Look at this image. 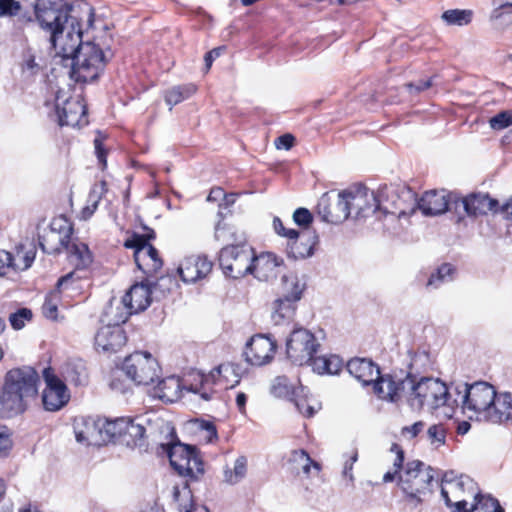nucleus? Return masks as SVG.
<instances>
[{"mask_svg":"<svg viewBox=\"0 0 512 512\" xmlns=\"http://www.w3.org/2000/svg\"><path fill=\"white\" fill-rule=\"evenodd\" d=\"M375 393L379 398L390 402L404 399L413 410H420L425 405L429 409H437L447 405L449 400L445 383L432 377H421L417 380L411 374L403 379L386 374L375 384Z\"/></svg>","mask_w":512,"mask_h":512,"instance_id":"f257e3e1","label":"nucleus"},{"mask_svg":"<svg viewBox=\"0 0 512 512\" xmlns=\"http://www.w3.org/2000/svg\"><path fill=\"white\" fill-rule=\"evenodd\" d=\"M57 54L63 59L72 61V77L77 82H93L104 70L106 63L112 58V52L104 51L94 42H83L79 22L71 20V28L66 40L60 44Z\"/></svg>","mask_w":512,"mask_h":512,"instance_id":"f03ea898","label":"nucleus"},{"mask_svg":"<svg viewBox=\"0 0 512 512\" xmlns=\"http://www.w3.org/2000/svg\"><path fill=\"white\" fill-rule=\"evenodd\" d=\"M39 376L29 366L14 368L5 375V381L0 393V404L10 416L23 413L26 410L25 399L37 394Z\"/></svg>","mask_w":512,"mask_h":512,"instance_id":"7ed1b4c3","label":"nucleus"},{"mask_svg":"<svg viewBox=\"0 0 512 512\" xmlns=\"http://www.w3.org/2000/svg\"><path fill=\"white\" fill-rule=\"evenodd\" d=\"M71 6L64 0H36L35 19L40 28L50 35L49 40L55 50L66 40L71 28L69 12Z\"/></svg>","mask_w":512,"mask_h":512,"instance_id":"20e7f679","label":"nucleus"},{"mask_svg":"<svg viewBox=\"0 0 512 512\" xmlns=\"http://www.w3.org/2000/svg\"><path fill=\"white\" fill-rule=\"evenodd\" d=\"M433 481L434 470L419 460H413L408 462L399 474L398 486L405 500L413 507H417L432 494Z\"/></svg>","mask_w":512,"mask_h":512,"instance_id":"39448f33","label":"nucleus"},{"mask_svg":"<svg viewBox=\"0 0 512 512\" xmlns=\"http://www.w3.org/2000/svg\"><path fill=\"white\" fill-rule=\"evenodd\" d=\"M55 225V223H53ZM71 226H67L64 234L52 226L51 230L40 237V247L47 254L60 253L65 249L69 256V261L75 266L76 270H85L92 263V255L85 243H71Z\"/></svg>","mask_w":512,"mask_h":512,"instance_id":"423d86ee","label":"nucleus"},{"mask_svg":"<svg viewBox=\"0 0 512 512\" xmlns=\"http://www.w3.org/2000/svg\"><path fill=\"white\" fill-rule=\"evenodd\" d=\"M456 391L460 397L459 400H455L456 403L460 402L462 408L473 412L477 419L486 420L488 410H490L496 397V391L491 384L484 381L473 384L464 383L458 385Z\"/></svg>","mask_w":512,"mask_h":512,"instance_id":"0eeeda50","label":"nucleus"},{"mask_svg":"<svg viewBox=\"0 0 512 512\" xmlns=\"http://www.w3.org/2000/svg\"><path fill=\"white\" fill-rule=\"evenodd\" d=\"M320 347V342L310 330L294 328L286 341V354L295 365L311 366Z\"/></svg>","mask_w":512,"mask_h":512,"instance_id":"6e6552de","label":"nucleus"},{"mask_svg":"<svg viewBox=\"0 0 512 512\" xmlns=\"http://www.w3.org/2000/svg\"><path fill=\"white\" fill-rule=\"evenodd\" d=\"M161 446L166 450L171 466L180 475L198 479L204 474V463L195 447L180 442Z\"/></svg>","mask_w":512,"mask_h":512,"instance_id":"1a4fd4ad","label":"nucleus"},{"mask_svg":"<svg viewBox=\"0 0 512 512\" xmlns=\"http://www.w3.org/2000/svg\"><path fill=\"white\" fill-rule=\"evenodd\" d=\"M155 238L150 230L144 235L133 234L124 242L126 248L134 249V260L140 271L148 277L154 276L163 265L157 249L149 241Z\"/></svg>","mask_w":512,"mask_h":512,"instance_id":"9d476101","label":"nucleus"},{"mask_svg":"<svg viewBox=\"0 0 512 512\" xmlns=\"http://www.w3.org/2000/svg\"><path fill=\"white\" fill-rule=\"evenodd\" d=\"M254 251L249 245H226L219 254L223 273L233 279L253 273Z\"/></svg>","mask_w":512,"mask_h":512,"instance_id":"9b49d317","label":"nucleus"},{"mask_svg":"<svg viewBox=\"0 0 512 512\" xmlns=\"http://www.w3.org/2000/svg\"><path fill=\"white\" fill-rule=\"evenodd\" d=\"M122 369L137 385L147 386L160 379V366L148 352H135L127 356Z\"/></svg>","mask_w":512,"mask_h":512,"instance_id":"f8f14e48","label":"nucleus"},{"mask_svg":"<svg viewBox=\"0 0 512 512\" xmlns=\"http://www.w3.org/2000/svg\"><path fill=\"white\" fill-rule=\"evenodd\" d=\"M282 282L283 295L274 301L271 314L272 320L277 325L293 317L296 303L301 299L305 289V283L295 275L283 276Z\"/></svg>","mask_w":512,"mask_h":512,"instance_id":"ddd939ff","label":"nucleus"},{"mask_svg":"<svg viewBox=\"0 0 512 512\" xmlns=\"http://www.w3.org/2000/svg\"><path fill=\"white\" fill-rule=\"evenodd\" d=\"M114 313L113 306L105 312L107 325L101 327L95 335L96 346L104 352L114 353L123 347L127 341L125 331L121 327L126 321H117L118 314Z\"/></svg>","mask_w":512,"mask_h":512,"instance_id":"4468645a","label":"nucleus"},{"mask_svg":"<svg viewBox=\"0 0 512 512\" xmlns=\"http://www.w3.org/2000/svg\"><path fill=\"white\" fill-rule=\"evenodd\" d=\"M56 113L60 126H82L87 124L86 105L80 95L66 98L63 91L56 94Z\"/></svg>","mask_w":512,"mask_h":512,"instance_id":"2eb2a0df","label":"nucleus"},{"mask_svg":"<svg viewBox=\"0 0 512 512\" xmlns=\"http://www.w3.org/2000/svg\"><path fill=\"white\" fill-rule=\"evenodd\" d=\"M151 283H135L122 297L121 312H117V321H127L130 315L144 311L151 304Z\"/></svg>","mask_w":512,"mask_h":512,"instance_id":"dca6fc26","label":"nucleus"},{"mask_svg":"<svg viewBox=\"0 0 512 512\" xmlns=\"http://www.w3.org/2000/svg\"><path fill=\"white\" fill-rule=\"evenodd\" d=\"M46 387L42 394V402L47 411H58L64 407L69 399L65 383L48 368L43 372Z\"/></svg>","mask_w":512,"mask_h":512,"instance_id":"f3484780","label":"nucleus"},{"mask_svg":"<svg viewBox=\"0 0 512 512\" xmlns=\"http://www.w3.org/2000/svg\"><path fill=\"white\" fill-rule=\"evenodd\" d=\"M277 344L267 335H255L246 345L244 351L246 361L254 366L269 363L276 352Z\"/></svg>","mask_w":512,"mask_h":512,"instance_id":"a211bd4d","label":"nucleus"},{"mask_svg":"<svg viewBox=\"0 0 512 512\" xmlns=\"http://www.w3.org/2000/svg\"><path fill=\"white\" fill-rule=\"evenodd\" d=\"M347 191H341L334 203L330 202L327 194H324L318 203V213L322 220L332 224H339L345 221L350 215Z\"/></svg>","mask_w":512,"mask_h":512,"instance_id":"6ab92c4d","label":"nucleus"},{"mask_svg":"<svg viewBox=\"0 0 512 512\" xmlns=\"http://www.w3.org/2000/svg\"><path fill=\"white\" fill-rule=\"evenodd\" d=\"M417 207L426 216H435L442 214L448 210L449 200L448 195L444 192L429 191L426 192L417 202ZM415 205L407 212L404 209H399L398 212H391L397 214L398 218L409 216L415 212Z\"/></svg>","mask_w":512,"mask_h":512,"instance_id":"aec40b11","label":"nucleus"},{"mask_svg":"<svg viewBox=\"0 0 512 512\" xmlns=\"http://www.w3.org/2000/svg\"><path fill=\"white\" fill-rule=\"evenodd\" d=\"M35 259L34 249L25 251L22 246L17 247L16 253L0 250V277L11 271H24L31 267Z\"/></svg>","mask_w":512,"mask_h":512,"instance_id":"412c9836","label":"nucleus"},{"mask_svg":"<svg viewBox=\"0 0 512 512\" xmlns=\"http://www.w3.org/2000/svg\"><path fill=\"white\" fill-rule=\"evenodd\" d=\"M347 370L355 379L361 382L364 386L373 384L375 390V384L380 381L385 375H380L379 367L366 358H354L348 361Z\"/></svg>","mask_w":512,"mask_h":512,"instance_id":"4be33fe9","label":"nucleus"},{"mask_svg":"<svg viewBox=\"0 0 512 512\" xmlns=\"http://www.w3.org/2000/svg\"><path fill=\"white\" fill-rule=\"evenodd\" d=\"M212 266V262L206 257L192 255L184 259L178 271L184 282L194 283L206 277L211 272Z\"/></svg>","mask_w":512,"mask_h":512,"instance_id":"5701e85b","label":"nucleus"},{"mask_svg":"<svg viewBox=\"0 0 512 512\" xmlns=\"http://www.w3.org/2000/svg\"><path fill=\"white\" fill-rule=\"evenodd\" d=\"M289 240L288 256L295 260L306 259L314 254V248L318 243V235L314 231L298 232L297 238Z\"/></svg>","mask_w":512,"mask_h":512,"instance_id":"b1692460","label":"nucleus"},{"mask_svg":"<svg viewBox=\"0 0 512 512\" xmlns=\"http://www.w3.org/2000/svg\"><path fill=\"white\" fill-rule=\"evenodd\" d=\"M464 210L469 216L485 215L498 211V201L488 194L474 193L461 200Z\"/></svg>","mask_w":512,"mask_h":512,"instance_id":"393cba45","label":"nucleus"},{"mask_svg":"<svg viewBox=\"0 0 512 512\" xmlns=\"http://www.w3.org/2000/svg\"><path fill=\"white\" fill-rule=\"evenodd\" d=\"M486 421L492 423L511 422L512 424V394L509 392L496 393L495 400L488 410Z\"/></svg>","mask_w":512,"mask_h":512,"instance_id":"a878e982","label":"nucleus"},{"mask_svg":"<svg viewBox=\"0 0 512 512\" xmlns=\"http://www.w3.org/2000/svg\"><path fill=\"white\" fill-rule=\"evenodd\" d=\"M346 191L349 193L347 200L350 207V212L355 210L357 216L364 215V213L372 209L373 206L377 207V199L374 195V192L370 191L368 188L361 187L355 190Z\"/></svg>","mask_w":512,"mask_h":512,"instance_id":"bb28decb","label":"nucleus"},{"mask_svg":"<svg viewBox=\"0 0 512 512\" xmlns=\"http://www.w3.org/2000/svg\"><path fill=\"white\" fill-rule=\"evenodd\" d=\"M476 483L467 475H460L458 481L456 483H452L447 487H441V495L445 501V504L448 507H452V500L449 497V494H452L454 498H464L467 494L469 496H474L478 493L476 492Z\"/></svg>","mask_w":512,"mask_h":512,"instance_id":"cd10ccee","label":"nucleus"},{"mask_svg":"<svg viewBox=\"0 0 512 512\" xmlns=\"http://www.w3.org/2000/svg\"><path fill=\"white\" fill-rule=\"evenodd\" d=\"M107 431L112 436H128L136 445L138 440H141L145 433V428L138 423H135L130 418H119L113 423H108Z\"/></svg>","mask_w":512,"mask_h":512,"instance_id":"c85d7f7f","label":"nucleus"},{"mask_svg":"<svg viewBox=\"0 0 512 512\" xmlns=\"http://www.w3.org/2000/svg\"><path fill=\"white\" fill-rule=\"evenodd\" d=\"M241 367L234 363H223L216 367L209 374L212 383H223L225 388H233L239 383L241 377Z\"/></svg>","mask_w":512,"mask_h":512,"instance_id":"c756f323","label":"nucleus"},{"mask_svg":"<svg viewBox=\"0 0 512 512\" xmlns=\"http://www.w3.org/2000/svg\"><path fill=\"white\" fill-rule=\"evenodd\" d=\"M74 276L75 271H72L62 276L57 282L56 289L46 297L45 302L43 303L42 306V312L46 318L52 320H55L57 318V303L60 297V293L62 292V290H65L69 287Z\"/></svg>","mask_w":512,"mask_h":512,"instance_id":"7c9ffc66","label":"nucleus"},{"mask_svg":"<svg viewBox=\"0 0 512 512\" xmlns=\"http://www.w3.org/2000/svg\"><path fill=\"white\" fill-rule=\"evenodd\" d=\"M157 385L153 388V396L163 401L174 402L180 397L181 382L174 376L157 380Z\"/></svg>","mask_w":512,"mask_h":512,"instance_id":"2f4dec72","label":"nucleus"},{"mask_svg":"<svg viewBox=\"0 0 512 512\" xmlns=\"http://www.w3.org/2000/svg\"><path fill=\"white\" fill-rule=\"evenodd\" d=\"M278 265L277 258L272 253L262 254L258 257L254 255L252 274L259 280L267 281L275 276V269Z\"/></svg>","mask_w":512,"mask_h":512,"instance_id":"473e14b6","label":"nucleus"},{"mask_svg":"<svg viewBox=\"0 0 512 512\" xmlns=\"http://www.w3.org/2000/svg\"><path fill=\"white\" fill-rule=\"evenodd\" d=\"M74 433L78 443L92 444L97 434L95 421L91 418L76 420L74 423Z\"/></svg>","mask_w":512,"mask_h":512,"instance_id":"72a5a7b5","label":"nucleus"},{"mask_svg":"<svg viewBox=\"0 0 512 512\" xmlns=\"http://www.w3.org/2000/svg\"><path fill=\"white\" fill-rule=\"evenodd\" d=\"M270 391L275 397L291 400L294 396H298L299 392L303 393L304 387H294L286 376H278L273 380Z\"/></svg>","mask_w":512,"mask_h":512,"instance_id":"f704fd0d","label":"nucleus"},{"mask_svg":"<svg viewBox=\"0 0 512 512\" xmlns=\"http://www.w3.org/2000/svg\"><path fill=\"white\" fill-rule=\"evenodd\" d=\"M311 366L318 374H337L342 369L343 362L337 355L317 356Z\"/></svg>","mask_w":512,"mask_h":512,"instance_id":"c9c22d12","label":"nucleus"},{"mask_svg":"<svg viewBox=\"0 0 512 512\" xmlns=\"http://www.w3.org/2000/svg\"><path fill=\"white\" fill-rule=\"evenodd\" d=\"M107 191V183L104 180L100 181L92 187L88 197V205L82 210L83 219L87 220L94 214L98 208L100 200L107 193Z\"/></svg>","mask_w":512,"mask_h":512,"instance_id":"e433bc0d","label":"nucleus"},{"mask_svg":"<svg viewBox=\"0 0 512 512\" xmlns=\"http://www.w3.org/2000/svg\"><path fill=\"white\" fill-rule=\"evenodd\" d=\"M196 91L193 84H184L173 86L165 92V102L170 106V109L189 98Z\"/></svg>","mask_w":512,"mask_h":512,"instance_id":"4c0bfd02","label":"nucleus"},{"mask_svg":"<svg viewBox=\"0 0 512 512\" xmlns=\"http://www.w3.org/2000/svg\"><path fill=\"white\" fill-rule=\"evenodd\" d=\"M473 11L469 9H449L442 13L441 19L448 26H466L471 23Z\"/></svg>","mask_w":512,"mask_h":512,"instance_id":"58836bf2","label":"nucleus"},{"mask_svg":"<svg viewBox=\"0 0 512 512\" xmlns=\"http://www.w3.org/2000/svg\"><path fill=\"white\" fill-rule=\"evenodd\" d=\"M474 501L471 506V512H504L498 500L491 496L477 493L474 496Z\"/></svg>","mask_w":512,"mask_h":512,"instance_id":"ea45409f","label":"nucleus"},{"mask_svg":"<svg viewBox=\"0 0 512 512\" xmlns=\"http://www.w3.org/2000/svg\"><path fill=\"white\" fill-rule=\"evenodd\" d=\"M247 472V459L244 456H239L235 462L233 469H225L224 480L228 484H237L245 476Z\"/></svg>","mask_w":512,"mask_h":512,"instance_id":"a19ab883","label":"nucleus"},{"mask_svg":"<svg viewBox=\"0 0 512 512\" xmlns=\"http://www.w3.org/2000/svg\"><path fill=\"white\" fill-rule=\"evenodd\" d=\"M295 407L305 417H312L316 411L320 409V404L316 400H311L307 397L305 390L303 393L299 392L298 396L291 398Z\"/></svg>","mask_w":512,"mask_h":512,"instance_id":"79ce46f5","label":"nucleus"},{"mask_svg":"<svg viewBox=\"0 0 512 512\" xmlns=\"http://www.w3.org/2000/svg\"><path fill=\"white\" fill-rule=\"evenodd\" d=\"M454 272L452 265L448 263L442 264L435 273H432L429 277L426 287L427 288H438L442 283L451 280V276Z\"/></svg>","mask_w":512,"mask_h":512,"instance_id":"37998d69","label":"nucleus"},{"mask_svg":"<svg viewBox=\"0 0 512 512\" xmlns=\"http://www.w3.org/2000/svg\"><path fill=\"white\" fill-rule=\"evenodd\" d=\"M390 451L396 454V458L393 463L394 471H388L384 474L383 482L385 483L394 481L396 476L399 477V474L402 473L400 469L402 468L404 462V451L400 445L393 443L391 445Z\"/></svg>","mask_w":512,"mask_h":512,"instance_id":"c03bdc74","label":"nucleus"},{"mask_svg":"<svg viewBox=\"0 0 512 512\" xmlns=\"http://www.w3.org/2000/svg\"><path fill=\"white\" fill-rule=\"evenodd\" d=\"M65 374L66 379L75 385H84L87 381L86 369L82 364L68 365Z\"/></svg>","mask_w":512,"mask_h":512,"instance_id":"a18cd8bd","label":"nucleus"},{"mask_svg":"<svg viewBox=\"0 0 512 512\" xmlns=\"http://www.w3.org/2000/svg\"><path fill=\"white\" fill-rule=\"evenodd\" d=\"M490 127L494 130H503L512 125V110L501 111L489 120Z\"/></svg>","mask_w":512,"mask_h":512,"instance_id":"49530a36","label":"nucleus"},{"mask_svg":"<svg viewBox=\"0 0 512 512\" xmlns=\"http://www.w3.org/2000/svg\"><path fill=\"white\" fill-rule=\"evenodd\" d=\"M212 382L211 376H202L201 383L198 385H191L189 388H187L189 391L193 392L196 395H199V397L204 401H209L212 399L213 392L211 390H207L206 386Z\"/></svg>","mask_w":512,"mask_h":512,"instance_id":"de8ad7c7","label":"nucleus"},{"mask_svg":"<svg viewBox=\"0 0 512 512\" xmlns=\"http://www.w3.org/2000/svg\"><path fill=\"white\" fill-rule=\"evenodd\" d=\"M290 461L301 464L302 469L306 474L309 473L310 466L312 464L318 468V464L313 462L305 450H294L291 454Z\"/></svg>","mask_w":512,"mask_h":512,"instance_id":"09e8293b","label":"nucleus"},{"mask_svg":"<svg viewBox=\"0 0 512 512\" xmlns=\"http://www.w3.org/2000/svg\"><path fill=\"white\" fill-rule=\"evenodd\" d=\"M234 236H236V228L234 226L222 224L221 221L217 223L215 227L216 240L226 243V245H228L230 243L231 237Z\"/></svg>","mask_w":512,"mask_h":512,"instance_id":"8fccbe9b","label":"nucleus"},{"mask_svg":"<svg viewBox=\"0 0 512 512\" xmlns=\"http://www.w3.org/2000/svg\"><path fill=\"white\" fill-rule=\"evenodd\" d=\"M41 70L40 65L36 62L35 56L30 52L25 54L22 63V73L25 77H32L38 74Z\"/></svg>","mask_w":512,"mask_h":512,"instance_id":"3c124183","label":"nucleus"},{"mask_svg":"<svg viewBox=\"0 0 512 512\" xmlns=\"http://www.w3.org/2000/svg\"><path fill=\"white\" fill-rule=\"evenodd\" d=\"M21 4L16 0H0V17H13L19 14Z\"/></svg>","mask_w":512,"mask_h":512,"instance_id":"603ef678","label":"nucleus"},{"mask_svg":"<svg viewBox=\"0 0 512 512\" xmlns=\"http://www.w3.org/2000/svg\"><path fill=\"white\" fill-rule=\"evenodd\" d=\"M32 313L27 308H22L9 317V321L14 329H21L25 325V320H29Z\"/></svg>","mask_w":512,"mask_h":512,"instance_id":"864d4df0","label":"nucleus"},{"mask_svg":"<svg viewBox=\"0 0 512 512\" xmlns=\"http://www.w3.org/2000/svg\"><path fill=\"white\" fill-rule=\"evenodd\" d=\"M427 436L432 444H444L446 437L445 428L440 424H434L428 428Z\"/></svg>","mask_w":512,"mask_h":512,"instance_id":"5fc2aeb1","label":"nucleus"},{"mask_svg":"<svg viewBox=\"0 0 512 512\" xmlns=\"http://www.w3.org/2000/svg\"><path fill=\"white\" fill-rule=\"evenodd\" d=\"M293 221L300 227L307 228L313 221L311 212L306 208H298L293 213Z\"/></svg>","mask_w":512,"mask_h":512,"instance_id":"6e6d98bb","label":"nucleus"},{"mask_svg":"<svg viewBox=\"0 0 512 512\" xmlns=\"http://www.w3.org/2000/svg\"><path fill=\"white\" fill-rule=\"evenodd\" d=\"M12 445L11 435L6 430H0V458L8 456Z\"/></svg>","mask_w":512,"mask_h":512,"instance_id":"4d7b16f0","label":"nucleus"},{"mask_svg":"<svg viewBox=\"0 0 512 512\" xmlns=\"http://www.w3.org/2000/svg\"><path fill=\"white\" fill-rule=\"evenodd\" d=\"M273 227L277 234L287 237L288 239H293L298 237V231L294 229H286L280 218L275 217L273 220Z\"/></svg>","mask_w":512,"mask_h":512,"instance_id":"13d9d810","label":"nucleus"},{"mask_svg":"<svg viewBox=\"0 0 512 512\" xmlns=\"http://www.w3.org/2000/svg\"><path fill=\"white\" fill-rule=\"evenodd\" d=\"M199 429L206 433L205 439L207 442H212L217 438V430L213 423L209 421H199Z\"/></svg>","mask_w":512,"mask_h":512,"instance_id":"bf43d9fd","label":"nucleus"},{"mask_svg":"<svg viewBox=\"0 0 512 512\" xmlns=\"http://www.w3.org/2000/svg\"><path fill=\"white\" fill-rule=\"evenodd\" d=\"M425 423L423 421L415 422L411 426H405L401 430L403 436L410 435V438L416 437L424 428Z\"/></svg>","mask_w":512,"mask_h":512,"instance_id":"052dcab7","label":"nucleus"},{"mask_svg":"<svg viewBox=\"0 0 512 512\" xmlns=\"http://www.w3.org/2000/svg\"><path fill=\"white\" fill-rule=\"evenodd\" d=\"M410 93H419L432 86V80H419L417 83H407L405 85Z\"/></svg>","mask_w":512,"mask_h":512,"instance_id":"680f3d73","label":"nucleus"},{"mask_svg":"<svg viewBox=\"0 0 512 512\" xmlns=\"http://www.w3.org/2000/svg\"><path fill=\"white\" fill-rule=\"evenodd\" d=\"M294 140L295 138L293 137V135L284 134L276 139L275 146L277 149L289 150L290 148H292Z\"/></svg>","mask_w":512,"mask_h":512,"instance_id":"e2e57ef3","label":"nucleus"},{"mask_svg":"<svg viewBox=\"0 0 512 512\" xmlns=\"http://www.w3.org/2000/svg\"><path fill=\"white\" fill-rule=\"evenodd\" d=\"M223 50H224V47H217L205 54V57H204L205 72L209 71V69L212 66L213 61L221 55Z\"/></svg>","mask_w":512,"mask_h":512,"instance_id":"0e129e2a","label":"nucleus"},{"mask_svg":"<svg viewBox=\"0 0 512 512\" xmlns=\"http://www.w3.org/2000/svg\"><path fill=\"white\" fill-rule=\"evenodd\" d=\"M94 146H95V152L98 158L99 163L102 166V169L106 168L107 161H106V152L102 146V142L99 139L94 140Z\"/></svg>","mask_w":512,"mask_h":512,"instance_id":"69168bd1","label":"nucleus"},{"mask_svg":"<svg viewBox=\"0 0 512 512\" xmlns=\"http://www.w3.org/2000/svg\"><path fill=\"white\" fill-rule=\"evenodd\" d=\"M358 460V451L355 449L352 456L350 457V461H346L343 469V475L345 477H349L350 480H353V464Z\"/></svg>","mask_w":512,"mask_h":512,"instance_id":"338daca9","label":"nucleus"},{"mask_svg":"<svg viewBox=\"0 0 512 512\" xmlns=\"http://www.w3.org/2000/svg\"><path fill=\"white\" fill-rule=\"evenodd\" d=\"M222 202L219 204V212H218V215L223 218V212H222V209L223 208H228L229 206L233 205L235 200H236V194H225L224 193V196L222 198Z\"/></svg>","mask_w":512,"mask_h":512,"instance_id":"774afa93","label":"nucleus"}]
</instances>
